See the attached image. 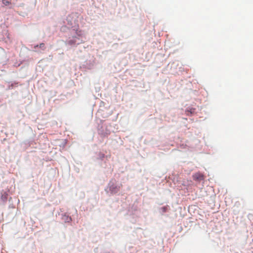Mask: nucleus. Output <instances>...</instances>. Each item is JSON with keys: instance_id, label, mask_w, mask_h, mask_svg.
I'll list each match as a JSON object with an SVG mask.
<instances>
[{"instance_id": "2", "label": "nucleus", "mask_w": 253, "mask_h": 253, "mask_svg": "<svg viewBox=\"0 0 253 253\" xmlns=\"http://www.w3.org/2000/svg\"><path fill=\"white\" fill-rule=\"evenodd\" d=\"M2 3L5 6L10 4V2L8 0H2Z\"/></svg>"}, {"instance_id": "1", "label": "nucleus", "mask_w": 253, "mask_h": 253, "mask_svg": "<svg viewBox=\"0 0 253 253\" xmlns=\"http://www.w3.org/2000/svg\"><path fill=\"white\" fill-rule=\"evenodd\" d=\"M192 177L193 180L199 182L204 179V174L200 172H196L193 174Z\"/></svg>"}, {"instance_id": "6", "label": "nucleus", "mask_w": 253, "mask_h": 253, "mask_svg": "<svg viewBox=\"0 0 253 253\" xmlns=\"http://www.w3.org/2000/svg\"><path fill=\"white\" fill-rule=\"evenodd\" d=\"M188 112H190L191 114L192 113V111H188Z\"/></svg>"}, {"instance_id": "3", "label": "nucleus", "mask_w": 253, "mask_h": 253, "mask_svg": "<svg viewBox=\"0 0 253 253\" xmlns=\"http://www.w3.org/2000/svg\"><path fill=\"white\" fill-rule=\"evenodd\" d=\"M37 47H39L41 48H44V44L43 43H42L40 44V45H37L36 46H35L34 48H36Z\"/></svg>"}, {"instance_id": "4", "label": "nucleus", "mask_w": 253, "mask_h": 253, "mask_svg": "<svg viewBox=\"0 0 253 253\" xmlns=\"http://www.w3.org/2000/svg\"><path fill=\"white\" fill-rule=\"evenodd\" d=\"M163 212H166L167 210V207H164L162 208Z\"/></svg>"}, {"instance_id": "5", "label": "nucleus", "mask_w": 253, "mask_h": 253, "mask_svg": "<svg viewBox=\"0 0 253 253\" xmlns=\"http://www.w3.org/2000/svg\"><path fill=\"white\" fill-rule=\"evenodd\" d=\"M71 220V217H67V221L68 222H69V221H70Z\"/></svg>"}]
</instances>
